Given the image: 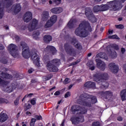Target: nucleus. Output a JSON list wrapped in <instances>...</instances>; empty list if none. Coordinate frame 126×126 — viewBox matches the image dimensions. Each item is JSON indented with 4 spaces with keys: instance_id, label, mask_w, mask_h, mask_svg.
Wrapping results in <instances>:
<instances>
[{
    "instance_id": "23",
    "label": "nucleus",
    "mask_w": 126,
    "mask_h": 126,
    "mask_svg": "<svg viewBox=\"0 0 126 126\" xmlns=\"http://www.w3.org/2000/svg\"><path fill=\"white\" fill-rule=\"evenodd\" d=\"M0 77L5 80L11 79V78H12V76L7 73H4L3 72H1L0 74Z\"/></svg>"
},
{
    "instance_id": "39",
    "label": "nucleus",
    "mask_w": 126,
    "mask_h": 126,
    "mask_svg": "<svg viewBox=\"0 0 126 126\" xmlns=\"http://www.w3.org/2000/svg\"><path fill=\"white\" fill-rule=\"evenodd\" d=\"M110 56L112 59H115V58H117V52H111Z\"/></svg>"
},
{
    "instance_id": "41",
    "label": "nucleus",
    "mask_w": 126,
    "mask_h": 126,
    "mask_svg": "<svg viewBox=\"0 0 126 126\" xmlns=\"http://www.w3.org/2000/svg\"><path fill=\"white\" fill-rule=\"evenodd\" d=\"M92 126H101V124L99 121H96L92 123Z\"/></svg>"
},
{
    "instance_id": "19",
    "label": "nucleus",
    "mask_w": 126,
    "mask_h": 126,
    "mask_svg": "<svg viewBox=\"0 0 126 126\" xmlns=\"http://www.w3.org/2000/svg\"><path fill=\"white\" fill-rule=\"evenodd\" d=\"M32 18V13L30 11L26 12L23 17V20L24 22L28 23Z\"/></svg>"
},
{
    "instance_id": "30",
    "label": "nucleus",
    "mask_w": 126,
    "mask_h": 126,
    "mask_svg": "<svg viewBox=\"0 0 126 126\" xmlns=\"http://www.w3.org/2000/svg\"><path fill=\"white\" fill-rule=\"evenodd\" d=\"M54 23L50 20H48L45 24L44 27L45 28H49V27H52L54 25Z\"/></svg>"
},
{
    "instance_id": "37",
    "label": "nucleus",
    "mask_w": 126,
    "mask_h": 126,
    "mask_svg": "<svg viewBox=\"0 0 126 126\" xmlns=\"http://www.w3.org/2000/svg\"><path fill=\"white\" fill-rule=\"evenodd\" d=\"M4 103L7 104L8 103V100L5 98H0V104H3Z\"/></svg>"
},
{
    "instance_id": "60",
    "label": "nucleus",
    "mask_w": 126,
    "mask_h": 126,
    "mask_svg": "<svg viewBox=\"0 0 126 126\" xmlns=\"http://www.w3.org/2000/svg\"><path fill=\"white\" fill-rule=\"evenodd\" d=\"M90 69H91V70H94V69H95V66L93 65L90 67Z\"/></svg>"
},
{
    "instance_id": "11",
    "label": "nucleus",
    "mask_w": 126,
    "mask_h": 126,
    "mask_svg": "<svg viewBox=\"0 0 126 126\" xmlns=\"http://www.w3.org/2000/svg\"><path fill=\"white\" fill-rule=\"evenodd\" d=\"M71 111L73 114H78L79 112L81 115H84V114L87 113V110L85 108L77 105L71 106Z\"/></svg>"
},
{
    "instance_id": "42",
    "label": "nucleus",
    "mask_w": 126,
    "mask_h": 126,
    "mask_svg": "<svg viewBox=\"0 0 126 126\" xmlns=\"http://www.w3.org/2000/svg\"><path fill=\"white\" fill-rule=\"evenodd\" d=\"M0 63H3L4 64H6V63H7L8 61H7V59L2 58L0 60Z\"/></svg>"
},
{
    "instance_id": "34",
    "label": "nucleus",
    "mask_w": 126,
    "mask_h": 126,
    "mask_svg": "<svg viewBox=\"0 0 126 126\" xmlns=\"http://www.w3.org/2000/svg\"><path fill=\"white\" fill-rule=\"evenodd\" d=\"M50 20L55 24V22H57V20H58V17H57V15H53L51 17Z\"/></svg>"
},
{
    "instance_id": "63",
    "label": "nucleus",
    "mask_w": 126,
    "mask_h": 126,
    "mask_svg": "<svg viewBox=\"0 0 126 126\" xmlns=\"http://www.w3.org/2000/svg\"><path fill=\"white\" fill-rule=\"evenodd\" d=\"M32 83H36V81L35 79H32L31 80Z\"/></svg>"
},
{
    "instance_id": "9",
    "label": "nucleus",
    "mask_w": 126,
    "mask_h": 126,
    "mask_svg": "<svg viewBox=\"0 0 126 126\" xmlns=\"http://www.w3.org/2000/svg\"><path fill=\"white\" fill-rule=\"evenodd\" d=\"M66 38L68 39L70 41V43L73 45L76 49L77 50H82V45L79 42L78 40L76 39L75 36H70L69 35H67L66 36Z\"/></svg>"
},
{
    "instance_id": "13",
    "label": "nucleus",
    "mask_w": 126,
    "mask_h": 126,
    "mask_svg": "<svg viewBox=\"0 0 126 126\" xmlns=\"http://www.w3.org/2000/svg\"><path fill=\"white\" fill-rule=\"evenodd\" d=\"M31 58V60L33 61V63H34L36 66H40V58H39L38 54H37L36 52L32 51V54Z\"/></svg>"
},
{
    "instance_id": "2",
    "label": "nucleus",
    "mask_w": 126,
    "mask_h": 126,
    "mask_svg": "<svg viewBox=\"0 0 126 126\" xmlns=\"http://www.w3.org/2000/svg\"><path fill=\"white\" fill-rule=\"evenodd\" d=\"M97 101V97L95 95L84 93L80 96V98L77 102L79 105L90 107L92 106V104H96Z\"/></svg>"
},
{
    "instance_id": "31",
    "label": "nucleus",
    "mask_w": 126,
    "mask_h": 126,
    "mask_svg": "<svg viewBox=\"0 0 126 126\" xmlns=\"http://www.w3.org/2000/svg\"><path fill=\"white\" fill-rule=\"evenodd\" d=\"M67 27L69 28V29H72L74 26V24L73 23V20H70L67 24Z\"/></svg>"
},
{
    "instance_id": "20",
    "label": "nucleus",
    "mask_w": 126,
    "mask_h": 126,
    "mask_svg": "<svg viewBox=\"0 0 126 126\" xmlns=\"http://www.w3.org/2000/svg\"><path fill=\"white\" fill-rule=\"evenodd\" d=\"M84 87L85 88H93V89H95L96 87V84L94 82L88 81L85 83L84 85Z\"/></svg>"
},
{
    "instance_id": "50",
    "label": "nucleus",
    "mask_w": 126,
    "mask_h": 126,
    "mask_svg": "<svg viewBox=\"0 0 126 126\" xmlns=\"http://www.w3.org/2000/svg\"><path fill=\"white\" fill-rule=\"evenodd\" d=\"M79 63V61H78V60H77V61L72 63H70V66H71V65H75V64H77V63Z\"/></svg>"
},
{
    "instance_id": "6",
    "label": "nucleus",
    "mask_w": 126,
    "mask_h": 126,
    "mask_svg": "<svg viewBox=\"0 0 126 126\" xmlns=\"http://www.w3.org/2000/svg\"><path fill=\"white\" fill-rule=\"evenodd\" d=\"M20 46L22 47L23 51L22 55L23 58H24V59H29V58H31L33 54V51H30L27 43L24 41H21Z\"/></svg>"
},
{
    "instance_id": "62",
    "label": "nucleus",
    "mask_w": 126,
    "mask_h": 126,
    "mask_svg": "<svg viewBox=\"0 0 126 126\" xmlns=\"http://www.w3.org/2000/svg\"><path fill=\"white\" fill-rule=\"evenodd\" d=\"M73 87V84H71V85H70L68 86V90H70V89H71V88H72Z\"/></svg>"
},
{
    "instance_id": "32",
    "label": "nucleus",
    "mask_w": 126,
    "mask_h": 126,
    "mask_svg": "<svg viewBox=\"0 0 126 126\" xmlns=\"http://www.w3.org/2000/svg\"><path fill=\"white\" fill-rule=\"evenodd\" d=\"M109 6L107 4L101 5L100 6L101 11H106V10H108L109 9Z\"/></svg>"
},
{
    "instance_id": "59",
    "label": "nucleus",
    "mask_w": 126,
    "mask_h": 126,
    "mask_svg": "<svg viewBox=\"0 0 126 126\" xmlns=\"http://www.w3.org/2000/svg\"><path fill=\"white\" fill-rule=\"evenodd\" d=\"M125 52H126V49H125V48H122L121 52L122 53V54H125Z\"/></svg>"
},
{
    "instance_id": "58",
    "label": "nucleus",
    "mask_w": 126,
    "mask_h": 126,
    "mask_svg": "<svg viewBox=\"0 0 126 126\" xmlns=\"http://www.w3.org/2000/svg\"><path fill=\"white\" fill-rule=\"evenodd\" d=\"M34 35H35V36H39L40 35V32L39 31H37L35 32H34Z\"/></svg>"
},
{
    "instance_id": "36",
    "label": "nucleus",
    "mask_w": 126,
    "mask_h": 126,
    "mask_svg": "<svg viewBox=\"0 0 126 126\" xmlns=\"http://www.w3.org/2000/svg\"><path fill=\"white\" fill-rule=\"evenodd\" d=\"M52 77H53V74H48L44 77V80H45V81H47L48 80H50V79H51Z\"/></svg>"
},
{
    "instance_id": "8",
    "label": "nucleus",
    "mask_w": 126,
    "mask_h": 126,
    "mask_svg": "<svg viewBox=\"0 0 126 126\" xmlns=\"http://www.w3.org/2000/svg\"><path fill=\"white\" fill-rule=\"evenodd\" d=\"M126 0H115L110 1L109 3L110 4L111 7L113 8L114 10H119V9L122 8L123 6H124L123 3H125Z\"/></svg>"
},
{
    "instance_id": "3",
    "label": "nucleus",
    "mask_w": 126,
    "mask_h": 126,
    "mask_svg": "<svg viewBox=\"0 0 126 126\" xmlns=\"http://www.w3.org/2000/svg\"><path fill=\"white\" fill-rule=\"evenodd\" d=\"M44 63H46V67L50 72H58L59 68L57 66L61 63V60L55 58L50 61V56L46 55L43 57Z\"/></svg>"
},
{
    "instance_id": "51",
    "label": "nucleus",
    "mask_w": 126,
    "mask_h": 126,
    "mask_svg": "<svg viewBox=\"0 0 126 126\" xmlns=\"http://www.w3.org/2000/svg\"><path fill=\"white\" fill-rule=\"evenodd\" d=\"M61 95V92H60V91H57L54 93L55 96H60Z\"/></svg>"
},
{
    "instance_id": "48",
    "label": "nucleus",
    "mask_w": 126,
    "mask_h": 126,
    "mask_svg": "<svg viewBox=\"0 0 126 126\" xmlns=\"http://www.w3.org/2000/svg\"><path fill=\"white\" fill-rule=\"evenodd\" d=\"M34 118L36 119V120H37L38 121H40L42 119V116L41 115H35L34 116Z\"/></svg>"
},
{
    "instance_id": "4",
    "label": "nucleus",
    "mask_w": 126,
    "mask_h": 126,
    "mask_svg": "<svg viewBox=\"0 0 126 126\" xmlns=\"http://www.w3.org/2000/svg\"><path fill=\"white\" fill-rule=\"evenodd\" d=\"M94 80L100 85V89L106 90L109 87V83L106 82L109 79V75L107 73H96L93 76Z\"/></svg>"
},
{
    "instance_id": "21",
    "label": "nucleus",
    "mask_w": 126,
    "mask_h": 126,
    "mask_svg": "<svg viewBox=\"0 0 126 126\" xmlns=\"http://www.w3.org/2000/svg\"><path fill=\"white\" fill-rule=\"evenodd\" d=\"M101 93L105 99H108V98H111L113 96V93L109 91L101 92Z\"/></svg>"
},
{
    "instance_id": "45",
    "label": "nucleus",
    "mask_w": 126,
    "mask_h": 126,
    "mask_svg": "<svg viewBox=\"0 0 126 126\" xmlns=\"http://www.w3.org/2000/svg\"><path fill=\"white\" fill-rule=\"evenodd\" d=\"M37 101V98H33L31 100V103L32 105H36V101Z\"/></svg>"
},
{
    "instance_id": "61",
    "label": "nucleus",
    "mask_w": 126,
    "mask_h": 126,
    "mask_svg": "<svg viewBox=\"0 0 126 126\" xmlns=\"http://www.w3.org/2000/svg\"><path fill=\"white\" fill-rule=\"evenodd\" d=\"M73 57H70L69 58L68 60H67V61L68 62H71V61H73Z\"/></svg>"
},
{
    "instance_id": "28",
    "label": "nucleus",
    "mask_w": 126,
    "mask_h": 126,
    "mask_svg": "<svg viewBox=\"0 0 126 126\" xmlns=\"http://www.w3.org/2000/svg\"><path fill=\"white\" fill-rule=\"evenodd\" d=\"M96 57L100 58V59H104L105 61H108V56L105 53L100 52L96 55Z\"/></svg>"
},
{
    "instance_id": "27",
    "label": "nucleus",
    "mask_w": 126,
    "mask_h": 126,
    "mask_svg": "<svg viewBox=\"0 0 126 126\" xmlns=\"http://www.w3.org/2000/svg\"><path fill=\"white\" fill-rule=\"evenodd\" d=\"M52 40H53V38L50 35L46 34L43 37V41H44L45 43H47V44H49Z\"/></svg>"
},
{
    "instance_id": "25",
    "label": "nucleus",
    "mask_w": 126,
    "mask_h": 126,
    "mask_svg": "<svg viewBox=\"0 0 126 126\" xmlns=\"http://www.w3.org/2000/svg\"><path fill=\"white\" fill-rule=\"evenodd\" d=\"M41 17L43 21H46V20H48V18L50 17V14L48 11H43L42 14L41 15Z\"/></svg>"
},
{
    "instance_id": "33",
    "label": "nucleus",
    "mask_w": 126,
    "mask_h": 126,
    "mask_svg": "<svg viewBox=\"0 0 126 126\" xmlns=\"http://www.w3.org/2000/svg\"><path fill=\"white\" fill-rule=\"evenodd\" d=\"M93 10L94 12H99V11H101V6L98 5L94 6L93 8Z\"/></svg>"
},
{
    "instance_id": "29",
    "label": "nucleus",
    "mask_w": 126,
    "mask_h": 126,
    "mask_svg": "<svg viewBox=\"0 0 126 126\" xmlns=\"http://www.w3.org/2000/svg\"><path fill=\"white\" fill-rule=\"evenodd\" d=\"M122 101L126 100V89L123 90L121 92L120 94Z\"/></svg>"
},
{
    "instance_id": "64",
    "label": "nucleus",
    "mask_w": 126,
    "mask_h": 126,
    "mask_svg": "<svg viewBox=\"0 0 126 126\" xmlns=\"http://www.w3.org/2000/svg\"><path fill=\"white\" fill-rule=\"evenodd\" d=\"M4 50V46L3 45L0 46V51Z\"/></svg>"
},
{
    "instance_id": "49",
    "label": "nucleus",
    "mask_w": 126,
    "mask_h": 126,
    "mask_svg": "<svg viewBox=\"0 0 126 126\" xmlns=\"http://www.w3.org/2000/svg\"><path fill=\"white\" fill-rule=\"evenodd\" d=\"M70 96V92H67L64 95V97L65 98H67L68 97H69Z\"/></svg>"
},
{
    "instance_id": "26",
    "label": "nucleus",
    "mask_w": 126,
    "mask_h": 126,
    "mask_svg": "<svg viewBox=\"0 0 126 126\" xmlns=\"http://www.w3.org/2000/svg\"><path fill=\"white\" fill-rule=\"evenodd\" d=\"M8 118L7 115L4 113L3 112H1L0 114V123H4L6 120Z\"/></svg>"
},
{
    "instance_id": "35",
    "label": "nucleus",
    "mask_w": 126,
    "mask_h": 126,
    "mask_svg": "<svg viewBox=\"0 0 126 126\" xmlns=\"http://www.w3.org/2000/svg\"><path fill=\"white\" fill-rule=\"evenodd\" d=\"M108 38L109 39H115L116 40H120V37H119L117 34L110 35L108 36Z\"/></svg>"
},
{
    "instance_id": "10",
    "label": "nucleus",
    "mask_w": 126,
    "mask_h": 126,
    "mask_svg": "<svg viewBox=\"0 0 126 126\" xmlns=\"http://www.w3.org/2000/svg\"><path fill=\"white\" fill-rule=\"evenodd\" d=\"M64 49L67 55H69L71 57H75L76 56V50L68 43L64 44Z\"/></svg>"
},
{
    "instance_id": "52",
    "label": "nucleus",
    "mask_w": 126,
    "mask_h": 126,
    "mask_svg": "<svg viewBox=\"0 0 126 126\" xmlns=\"http://www.w3.org/2000/svg\"><path fill=\"white\" fill-rule=\"evenodd\" d=\"M15 39L16 42H18V41H20V37L18 35H15Z\"/></svg>"
},
{
    "instance_id": "47",
    "label": "nucleus",
    "mask_w": 126,
    "mask_h": 126,
    "mask_svg": "<svg viewBox=\"0 0 126 126\" xmlns=\"http://www.w3.org/2000/svg\"><path fill=\"white\" fill-rule=\"evenodd\" d=\"M69 83V78H66L63 81V84L65 85V84H68Z\"/></svg>"
},
{
    "instance_id": "15",
    "label": "nucleus",
    "mask_w": 126,
    "mask_h": 126,
    "mask_svg": "<svg viewBox=\"0 0 126 126\" xmlns=\"http://www.w3.org/2000/svg\"><path fill=\"white\" fill-rule=\"evenodd\" d=\"M95 62L96 63V66L99 69L102 70V71H104L106 69V63L105 62L99 59H96Z\"/></svg>"
},
{
    "instance_id": "16",
    "label": "nucleus",
    "mask_w": 126,
    "mask_h": 126,
    "mask_svg": "<svg viewBox=\"0 0 126 126\" xmlns=\"http://www.w3.org/2000/svg\"><path fill=\"white\" fill-rule=\"evenodd\" d=\"M85 14L87 17L90 18V20H92V21H93L92 19H94V21H93V22H96V18L94 16L93 12H92V10H91V9L88 8H86Z\"/></svg>"
},
{
    "instance_id": "56",
    "label": "nucleus",
    "mask_w": 126,
    "mask_h": 126,
    "mask_svg": "<svg viewBox=\"0 0 126 126\" xmlns=\"http://www.w3.org/2000/svg\"><path fill=\"white\" fill-rule=\"evenodd\" d=\"M123 117H122V116H119L117 117V120L119 121V122H122V121H123Z\"/></svg>"
},
{
    "instance_id": "44",
    "label": "nucleus",
    "mask_w": 126,
    "mask_h": 126,
    "mask_svg": "<svg viewBox=\"0 0 126 126\" xmlns=\"http://www.w3.org/2000/svg\"><path fill=\"white\" fill-rule=\"evenodd\" d=\"M112 48H113L114 50H116V51H119V45L117 44H112L111 45Z\"/></svg>"
},
{
    "instance_id": "40",
    "label": "nucleus",
    "mask_w": 126,
    "mask_h": 126,
    "mask_svg": "<svg viewBox=\"0 0 126 126\" xmlns=\"http://www.w3.org/2000/svg\"><path fill=\"white\" fill-rule=\"evenodd\" d=\"M115 27L116 28H117V29H124L125 28V27L123 26V25L122 24H120V25H115Z\"/></svg>"
},
{
    "instance_id": "24",
    "label": "nucleus",
    "mask_w": 126,
    "mask_h": 126,
    "mask_svg": "<svg viewBox=\"0 0 126 126\" xmlns=\"http://www.w3.org/2000/svg\"><path fill=\"white\" fill-rule=\"evenodd\" d=\"M63 9L62 7H55L51 9L50 11L54 14H59L63 12Z\"/></svg>"
},
{
    "instance_id": "54",
    "label": "nucleus",
    "mask_w": 126,
    "mask_h": 126,
    "mask_svg": "<svg viewBox=\"0 0 126 126\" xmlns=\"http://www.w3.org/2000/svg\"><path fill=\"white\" fill-rule=\"evenodd\" d=\"M8 84V81H4V80H3L2 85H7Z\"/></svg>"
},
{
    "instance_id": "46",
    "label": "nucleus",
    "mask_w": 126,
    "mask_h": 126,
    "mask_svg": "<svg viewBox=\"0 0 126 126\" xmlns=\"http://www.w3.org/2000/svg\"><path fill=\"white\" fill-rule=\"evenodd\" d=\"M94 64V63L93 62V61H90L87 63V66L89 67L92 66Z\"/></svg>"
},
{
    "instance_id": "12",
    "label": "nucleus",
    "mask_w": 126,
    "mask_h": 126,
    "mask_svg": "<svg viewBox=\"0 0 126 126\" xmlns=\"http://www.w3.org/2000/svg\"><path fill=\"white\" fill-rule=\"evenodd\" d=\"M70 120L72 125L76 126V125H78L79 123H83V122H84V116L82 115L79 117H72L71 118Z\"/></svg>"
},
{
    "instance_id": "5",
    "label": "nucleus",
    "mask_w": 126,
    "mask_h": 126,
    "mask_svg": "<svg viewBox=\"0 0 126 126\" xmlns=\"http://www.w3.org/2000/svg\"><path fill=\"white\" fill-rule=\"evenodd\" d=\"M12 4H13V0L0 1V19H2L4 15V8H9Z\"/></svg>"
},
{
    "instance_id": "18",
    "label": "nucleus",
    "mask_w": 126,
    "mask_h": 126,
    "mask_svg": "<svg viewBox=\"0 0 126 126\" xmlns=\"http://www.w3.org/2000/svg\"><path fill=\"white\" fill-rule=\"evenodd\" d=\"M37 26L38 20H37L36 19H33L31 25L30 24L29 26L28 29L30 32H32L33 30H35V29H36V27H37Z\"/></svg>"
},
{
    "instance_id": "14",
    "label": "nucleus",
    "mask_w": 126,
    "mask_h": 126,
    "mask_svg": "<svg viewBox=\"0 0 126 126\" xmlns=\"http://www.w3.org/2000/svg\"><path fill=\"white\" fill-rule=\"evenodd\" d=\"M44 53H46V54H51L53 56L54 55H56L57 53V49H56V47L51 46L48 45L45 49H44Z\"/></svg>"
},
{
    "instance_id": "38",
    "label": "nucleus",
    "mask_w": 126,
    "mask_h": 126,
    "mask_svg": "<svg viewBox=\"0 0 126 126\" xmlns=\"http://www.w3.org/2000/svg\"><path fill=\"white\" fill-rule=\"evenodd\" d=\"M21 97V95H19L18 97H17L16 100L14 101V105H15V106H17V105L19 104V100L20 99Z\"/></svg>"
},
{
    "instance_id": "43",
    "label": "nucleus",
    "mask_w": 126,
    "mask_h": 126,
    "mask_svg": "<svg viewBox=\"0 0 126 126\" xmlns=\"http://www.w3.org/2000/svg\"><path fill=\"white\" fill-rule=\"evenodd\" d=\"M17 88V86H14V83H13L12 84V87L11 88H10V91H9L8 92L9 93L12 92V91H13V89H16Z\"/></svg>"
},
{
    "instance_id": "57",
    "label": "nucleus",
    "mask_w": 126,
    "mask_h": 126,
    "mask_svg": "<svg viewBox=\"0 0 126 126\" xmlns=\"http://www.w3.org/2000/svg\"><path fill=\"white\" fill-rule=\"evenodd\" d=\"M26 116H29V117H31V112H29V111H27L26 113Z\"/></svg>"
},
{
    "instance_id": "17",
    "label": "nucleus",
    "mask_w": 126,
    "mask_h": 126,
    "mask_svg": "<svg viewBox=\"0 0 126 126\" xmlns=\"http://www.w3.org/2000/svg\"><path fill=\"white\" fill-rule=\"evenodd\" d=\"M109 68L112 73L119 72V66L114 63H110L108 65Z\"/></svg>"
},
{
    "instance_id": "55",
    "label": "nucleus",
    "mask_w": 126,
    "mask_h": 126,
    "mask_svg": "<svg viewBox=\"0 0 126 126\" xmlns=\"http://www.w3.org/2000/svg\"><path fill=\"white\" fill-rule=\"evenodd\" d=\"M37 122V119L35 118H32L31 120V123H36Z\"/></svg>"
},
{
    "instance_id": "22",
    "label": "nucleus",
    "mask_w": 126,
    "mask_h": 126,
    "mask_svg": "<svg viewBox=\"0 0 126 126\" xmlns=\"http://www.w3.org/2000/svg\"><path fill=\"white\" fill-rule=\"evenodd\" d=\"M13 8L11 9L12 11H13L14 13H18V12H20L21 11V6L20 5V3L16 4V5L13 6Z\"/></svg>"
},
{
    "instance_id": "53",
    "label": "nucleus",
    "mask_w": 126,
    "mask_h": 126,
    "mask_svg": "<svg viewBox=\"0 0 126 126\" xmlns=\"http://www.w3.org/2000/svg\"><path fill=\"white\" fill-rule=\"evenodd\" d=\"M32 107V106H31V104H30V103H29L28 104V105L27 106V108L26 109V111H27V110H30V109H31V107Z\"/></svg>"
},
{
    "instance_id": "1",
    "label": "nucleus",
    "mask_w": 126,
    "mask_h": 126,
    "mask_svg": "<svg viewBox=\"0 0 126 126\" xmlns=\"http://www.w3.org/2000/svg\"><path fill=\"white\" fill-rule=\"evenodd\" d=\"M92 32V28L90 23L87 21H82L79 27L75 30V34L81 38H86L88 36V32Z\"/></svg>"
},
{
    "instance_id": "7",
    "label": "nucleus",
    "mask_w": 126,
    "mask_h": 126,
    "mask_svg": "<svg viewBox=\"0 0 126 126\" xmlns=\"http://www.w3.org/2000/svg\"><path fill=\"white\" fill-rule=\"evenodd\" d=\"M8 51L13 58H19V51L17 49V46L13 43L9 44L8 46Z\"/></svg>"
}]
</instances>
